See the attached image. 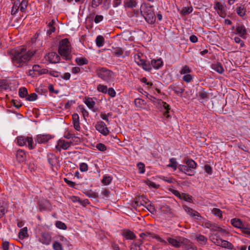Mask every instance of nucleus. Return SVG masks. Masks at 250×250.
Here are the masks:
<instances>
[{"instance_id": "f257e3e1", "label": "nucleus", "mask_w": 250, "mask_h": 250, "mask_svg": "<svg viewBox=\"0 0 250 250\" xmlns=\"http://www.w3.org/2000/svg\"><path fill=\"white\" fill-rule=\"evenodd\" d=\"M34 54V52L31 50H27L22 47L18 48L12 57L13 64L18 67L25 66L31 60Z\"/></svg>"}, {"instance_id": "f03ea898", "label": "nucleus", "mask_w": 250, "mask_h": 250, "mask_svg": "<svg viewBox=\"0 0 250 250\" xmlns=\"http://www.w3.org/2000/svg\"><path fill=\"white\" fill-rule=\"evenodd\" d=\"M212 233L210 235V240L217 246L222 247L224 248L231 250L233 246L230 242L223 240L220 238L219 235H223L228 233L225 229L217 226H213L210 228Z\"/></svg>"}, {"instance_id": "7ed1b4c3", "label": "nucleus", "mask_w": 250, "mask_h": 250, "mask_svg": "<svg viewBox=\"0 0 250 250\" xmlns=\"http://www.w3.org/2000/svg\"><path fill=\"white\" fill-rule=\"evenodd\" d=\"M59 53L65 58V60L70 58V55L71 52V46L70 42L67 39L62 40L59 44Z\"/></svg>"}, {"instance_id": "20e7f679", "label": "nucleus", "mask_w": 250, "mask_h": 250, "mask_svg": "<svg viewBox=\"0 0 250 250\" xmlns=\"http://www.w3.org/2000/svg\"><path fill=\"white\" fill-rule=\"evenodd\" d=\"M96 72L99 78L105 82H108L114 78L113 73L105 68H98Z\"/></svg>"}, {"instance_id": "39448f33", "label": "nucleus", "mask_w": 250, "mask_h": 250, "mask_svg": "<svg viewBox=\"0 0 250 250\" xmlns=\"http://www.w3.org/2000/svg\"><path fill=\"white\" fill-rule=\"evenodd\" d=\"M17 141L18 144L20 146H27L30 149H32L35 147L32 137L21 136L17 138Z\"/></svg>"}, {"instance_id": "423d86ee", "label": "nucleus", "mask_w": 250, "mask_h": 250, "mask_svg": "<svg viewBox=\"0 0 250 250\" xmlns=\"http://www.w3.org/2000/svg\"><path fill=\"white\" fill-rule=\"evenodd\" d=\"M167 240L170 245L175 248H179L182 244L186 245L189 242L188 239L183 237H178L177 239L168 238Z\"/></svg>"}, {"instance_id": "0eeeda50", "label": "nucleus", "mask_w": 250, "mask_h": 250, "mask_svg": "<svg viewBox=\"0 0 250 250\" xmlns=\"http://www.w3.org/2000/svg\"><path fill=\"white\" fill-rule=\"evenodd\" d=\"M38 240L42 244L48 245L51 242V236L48 232H42L37 236Z\"/></svg>"}, {"instance_id": "6e6552de", "label": "nucleus", "mask_w": 250, "mask_h": 250, "mask_svg": "<svg viewBox=\"0 0 250 250\" xmlns=\"http://www.w3.org/2000/svg\"><path fill=\"white\" fill-rule=\"evenodd\" d=\"M95 127L98 131L104 136H107L109 132L105 124L103 121L97 122Z\"/></svg>"}, {"instance_id": "1a4fd4ad", "label": "nucleus", "mask_w": 250, "mask_h": 250, "mask_svg": "<svg viewBox=\"0 0 250 250\" xmlns=\"http://www.w3.org/2000/svg\"><path fill=\"white\" fill-rule=\"evenodd\" d=\"M45 59L50 63H56L60 62V57L55 52H50L47 54L45 57Z\"/></svg>"}, {"instance_id": "9d476101", "label": "nucleus", "mask_w": 250, "mask_h": 250, "mask_svg": "<svg viewBox=\"0 0 250 250\" xmlns=\"http://www.w3.org/2000/svg\"><path fill=\"white\" fill-rule=\"evenodd\" d=\"M71 145V142H66L62 139H60L58 141L57 145L55 147L58 151H61L62 149L66 150Z\"/></svg>"}, {"instance_id": "9b49d317", "label": "nucleus", "mask_w": 250, "mask_h": 250, "mask_svg": "<svg viewBox=\"0 0 250 250\" xmlns=\"http://www.w3.org/2000/svg\"><path fill=\"white\" fill-rule=\"evenodd\" d=\"M52 138V137L50 134H39L37 136L36 141L39 144L45 143L49 140L51 139Z\"/></svg>"}, {"instance_id": "f8f14e48", "label": "nucleus", "mask_w": 250, "mask_h": 250, "mask_svg": "<svg viewBox=\"0 0 250 250\" xmlns=\"http://www.w3.org/2000/svg\"><path fill=\"white\" fill-rule=\"evenodd\" d=\"M214 8L220 16L221 17H225L226 10L222 4L219 2H215L214 5Z\"/></svg>"}, {"instance_id": "ddd939ff", "label": "nucleus", "mask_w": 250, "mask_h": 250, "mask_svg": "<svg viewBox=\"0 0 250 250\" xmlns=\"http://www.w3.org/2000/svg\"><path fill=\"white\" fill-rule=\"evenodd\" d=\"M184 208L185 211L194 219L199 220L201 218L200 214L197 211L187 206H184Z\"/></svg>"}, {"instance_id": "4468645a", "label": "nucleus", "mask_w": 250, "mask_h": 250, "mask_svg": "<svg viewBox=\"0 0 250 250\" xmlns=\"http://www.w3.org/2000/svg\"><path fill=\"white\" fill-rule=\"evenodd\" d=\"M16 158L20 163L25 162L26 158L25 152L22 149H19L17 151Z\"/></svg>"}, {"instance_id": "2eb2a0df", "label": "nucleus", "mask_w": 250, "mask_h": 250, "mask_svg": "<svg viewBox=\"0 0 250 250\" xmlns=\"http://www.w3.org/2000/svg\"><path fill=\"white\" fill-rule=\"evenodd\" d=\"M151 65L156 69L161 68L163 65V62L162 59H153L151 61Z\"/></svg>"}, {"instance_id": "dca6fc26", "label": "nucleus", "mask_w": 250, "mask_h": 250, "mask_svg": "<svg viewBox=\"0 0 250 250\" xmlns=\"http://www.w3.org/2000/svg\"><path fill=\"white\" fill-rule=\"evenodd\" d=\"M236 34L239 35L242 38H246L247 30L244 25H239L236 27Z\"/></svg>"}, {"instance_id": "f3484780", "label": "nucleus", "mask_w": 250, "mask_h": 250, "mask_svg": "<svg viewBox=\"0 0 250 250\" xmlns=\"http://www.w3.org/2000/svg\"><path fill=\"white\" fill-rule=\"evenodd\" d=\"M144 17L146 22L149 24H152L155 21V16L154 12H150L149 14H146Z\"/></svg>"}, {"instance_id": "a211bd4d", "label": "nucleus", "mask_w": 250, "mask_h": 250, "mask_svg": "<svg viewBox=\"0 0 250 250\" xmlns=\"http://www.w3.org/2000/svg\"><path fill=\"white\" fill-rule=\"evenodd\" d=\"M230 223L233 227L240 229H241L245 224L240 219L238 218H233L231 219Z\"/></svg>"}, {"instance_id": "6ab92c4d", "label": "nucleus", "mask_w": 250, "mask_h": 250, "mask_svg": "<svg viewBox=\"0 0 250 250\" xmlns=\"http://www.w3.org/2000/svg\"><path fill=\"white\" fill-rule=\"evenodd\" d=\"M41 67L39 65H34L32 69L29 70L28 71V75L30 76H32V77L35 76L36 75H39V74L40 71Z\"/></svg>"}, {"instance_id": "aec40b11", "label": "nucleus", "mask_w": 250, "mask_h": 250, "mask_svg": "<svg viewBox=\"0 0 250 250\" xmlns=\"http://www.w3.org/2000/svg\"><path fill=\"white\" fill-rule=\"evenodd\" d=\"M137 2L135 0H128L124 1V5L125 8H133L135 7Z\"/></svg>"}, {"instance_id": "412c9836", "label": "nucleus", "mask_w": 250, "mask_h": 250, "mask_svg": "<svg viewBox=\"0 0 250 250\" xmlns=\"http://www.w3.org/2000/svg\"><path fill=\"white\" fill-rule=\"evenodd\" d=\"M211 68L219 74H222L224 71L222 64L219 63L212 64L211 65Z\"/></svg>"}, {"instance_id": "4be33fe9", "label": "nucleus", "mask_w": 250, "mask_h": 250, "mask_svg": "<svg viewBox=\"0 0 250 250\" xmlns=\"http://www.w3.org/2000/svg\"><path fill=\"white\" fill-rule=\"evenodd\" d=\"M159 104L163 106L164 109H165V111L164 113V115L166 118H168L169 117V105L167 103L160 101L159 102Z\"/></svg>"}, {"instance_id": "5701e85b", "label": "nucleus", "mask_w": 250, "mask_h": 250, "mask_svg": "<svg viewBox=\"0 0 250 250\" xmlns=\"http://www.w3.org/2000/svg\"><path fill=\"white\" fill-rule=\"evenodd\" d=\"M123 235L124 237H125L126 239H133L135 235L130 230H125L123 232Z\"/></svg>"}, {"instance_id": "b1692460", "label": "nucleus", "mask_w": 250, "mask_h": 250, "mask_svg": "<svg viewBox=\"0 0 250 250\" xmlns=\"http://www.w3.org/2000/svg\"><path fill=\"white\" fill-rule=\"evenodd\" d=\"M141 12L142 13L143 16H145L146 14H149L150 12H154L151 6H148L146 5H142L141 7Z\"/></svg>"}, {"instance_id": "393cba45", "label": "nucleus", "mask_w": 250, "mask_h": 250, "mask_svg": "<svg viewBox=\"0 0 250 250\" xmlns=\"http://www.w3.org/2000/svg\"><path fill=\"white\" fill-rule=\"evenodd\" d=\"M195 239L201 244L205 245L207 242V238L203 235L197 234L195 236Z\"/></svg>"}, {"instance_id": "a878e982", "label": "nucleus", "mask_w": 250, "mask_h": 250, "mask_svg": "<svg viewBox=\"0 0 250 250\" xmlns=\"http://www.w3.org/2000/svg\"><path fill=\"white\" fill-rule=\"evenodd\" d=\"M55 23V20H52L51 21H50L48 24V29L47 31V34L48 35L51 34L53 32H54L55 30V27L54 26V24Z\"/></svg>"}, {"instance_id": "bb28decb", "label": "nucleus", "mask_w": 250, "mask_h": 250, "mask_svg": "<svg viewBox=\"0 0 250 250\" xmlns=\"http://www.w3.org/2000/svg\"><path fill=\"white\" fill-rule=\"evenodd\" d=\"M28 236L27 232V228L24 227L21 229L19 233V237L21 239H23L24 238Z\"/></svg>"}, {"instance_id": "cd10ccee", "label": "nucleus", "mask_w": 250, "mask_h": 250, "mask_svg": "<svg viewBox=\"0 0 250 250\" xmlns=\"http://www.w3.org/2000/svg\"><path fill=\"white\" fill-rule=\"evenodd\" d=\"M95 42L96 45L98 47H101L104 45V39L102 36L99 35L97 37L95 40Z\"/></svg>"}, {"instance_id": "c85d7f7f", "label": "nucleus", "mask_w": 250, "mask_h": 250, "mask_svg": "<svg viewBox=\"0 0 250 250\" xmlns=\"http://www.w3.org/2000/svg\"><path fill=\"white\" fill-rule=\"evenodd\" d=\"M75 62L79 65L87 64L88 62V60L83 57H77L75 59Z\"/></svg>"}, {"instance_id": "c756f323", "label": "nucleus", "mask_w": 250, "mask_h": 250, "mask_svg": "<svg viewBox=\"0 0 250 250\" xmlns=\"http://www.w3.org/2000/svg\"><path fill=\"white\" fill-rule=\"evenodd\" d=\"M143 57V54L141 53H138L134 55V61L138 65H140L141 64H142L143 62L144 61V59L142 58Z\"/></svg>"}, {"instance_id": "7c9ffc66", "label": "nucleus", "mask_w": 250, "mask_h": 250, "mask_svg": "<svg viewBox=\"0 0 250 250\" xmlns=\"http://www.w3.org/2000/svg\"><path fill=\"white\" fill-rule=\"evenodd\" d=\"M185 163H186V166L190 168L195 169L197 167L196 163L192 159L187 160Z\"/></svg>"}, {"instance_id": "2f4dec72", "label": "nucleus", "mask_w": 250, "mask_h": 250, "mask_svg": "<svg viewBox=\"0 0 250 250\" xmlns=\"http://www.w3.org/2000/svg\"><path fill=\"white\" fill-rule=\"evenodd\" d=\"M189 167L186 165H180L178 166V169L182 172L185 173L186 174H188L190 176H192L194 175V173H188V169Z\"/></svg>"}, {"instance_id": "473e14b6", "label": "nucleus", "mask_w": 250, "mask_h": 250, "mask_svg": "<svg viewBox=\"0 0 250 250\" xmlns=\"http://www.w3.org/2000/svg\"><path fill=\"white\" fill-rule=\"evenodd\" d=\"M84 102L90 109L92 108L95 104V102L91 98H85Z\"/></svg>"}, {"instance_id": "72a5a7b5", "label": "nucleus", "mask_w": 250, "mask_h": 250, "mask_svg": "<svg viewBox=\"0 0 250 250\" xmlns=\"http://www.w3.org/2000/svg\"><path fill=\"white\" fill-rule=\"evenodd\" d=\"M167 167H171L173 168L174 170H176L177 166V162L175 158H172L169 159V164L167 165Z\"/></svg>"}, {"instance_id": "f704fd0d", "label": "nucleus", "mask_w": 250, "mask_h": 250, "mask_svg": "<svg viewBox=\"0 0 250 250\" xmlns=\"http://www.w3.org/2000/svg\"><path fill=\"white\" fill-rule=\"evenodd\" d=\"M145 184L147 185L150 188H159V185L155 184L154 182L147 179L144 181Z\"/></svg>"}, {"instance_id": "c9c22d12", "label": "nucleus", "mask_w": 250, "mask_h": 250, "mask_svg": "<svg viewBox=\"0 0 250 250\" xmlns=\"http://www.w3.org/2000/svg\"><path fill=\"white\" fill-rule=\"evenodd\" d=\"M191 72V69L189 68V67L188 65L183 66L180 71V73L181 75H185L188 73H190Z\"/></svg>"}, {"instance_id": "e433bc0d", "label": "nucleus", "mask_w": 250, "mask_h": 250, "mask_svg": "<svg viewBox=\"0 0 250 250\" xmlns=\"http://www.w3.org/2000/svg\"><path fill=\"white\" fill-rule=\"evenodd\" d=\"M135 105L138 107H142L146 104V102L141 99L137 98L134 101Z\"/></svg>"}, {"instance_id": "4c0bfd02", "label": "nucleus", "mask_w": 250, "mask_h": 250, "mask_svg": "<svg viewBox=\"0 0 250 250\" xmlns=\"http://www.w3.org/2000/svg\"><path fill=\"white\" fill-rule=\"evenodd\" d=\"M212 213L216 217L219 219H221L223 217L222 211L217 208H213L211 210Z\"/></svg>"}, {"instance_id": "58836bf2", "label": "nucleus", "mask_w": 250, "mask_h": 250, "mask_svg": "<svg viewBox=\"0 0 250 250\" xmlns=\"http://www.w3.org/2000/svg\"><path fill=\"white\" fill-rule=\"evenodd\" d=\"M241 230L245 235L250 236V226L249 225L244 224Z\"/></svg>"}, {"instance_id": "ea45409f", "label": "nucleus", "mask_w": 250, "mask_h": 250, "mask_svg": "<svg viewBox=\"0 0 250 250\" xmlns=\"http://www.w3.org/2000/svg\"><path fill=\"white\" fill-rule=\"evenodd\" d=\"M28 92L27 90L25 87H21L19 90V95L21 98H25L27 97Z\"/></svg>"}, {"instance_id": "a19ab883", "label": "nucleus", "mask_w": 250, "mask_h": 250, "mask_svg": "<svg viewBox=\"0 0 250 250\" xmlns=\"http://www.w3.org/2000/svg\"><path fill=\"white\" fill-rule=\"evenodd\" d=\"M97 89L99 92L103 93L104 94H106L107 92V87L106 85L103 84H100L98 85Z\"/></svg>"}, {"instance_id": "79ce46f5", "label": "nucleus", "mask_w": 250, "mask_h": 250, "mask_svg": "<svg viewBox=\"0 0 250 250\" xmlns=\"http://www.w3.org/2000/svg\"><path fill=\"white\" fill-rule=\"evenodd\" d=\"M27 1L24 0H22V1L21 3L19 2L20 9L21 12H25L27 6Z\"/></svg>"}, {"instance_id": "37998d69", "label": "nucleus", "mask_w": 250, "mask_h": 250, "mask_svg": "<svg viewBox=\"0 0 250 250\" xmlns=\"http://www.w3.org/2000/svg\"><path fill=\"white\" fill-rule=\"evenodd\" d=\"M96 148L102 152H104L107 150V146L103 143H98L96 146Z\"/></svg>"}, {"instance_id": "c03bdc74", "label": "nucleus", "mask_w": 250, "mask_h": 250, "mask_svg": "<svg viewBox=\"0 0 250 250\" xmlns=\"http://www.w3.org/2000/svg\"><path fill=\"white\" fill-rule=\"evenodd\" d=\"M183 80L187 83H189L192 81L193 77L189 73L185 74L183 77Z\"/></svg>"}, {"instance_id": "a18cd8bd", "label": "nucleus", "mask_w": 250, "mask_h": 250, "mask_svg": "<svg viewBox=\"0 0 250 250\" xmlns=\"http://www.w3.org/2000/svg\"><path fill=\"white\" fill-rule=\"evenodd\" d=\"M140 65L142 66V68L146 71H149L151 69V65L146 62L145 60L143 62L142 64H141Z\"/></svg>"}, {"instance_id": "49530a36", "label": "nucleus", "mask_w": 250, "mask_h": 250, "mask_svg": "<svg viewBox=\"0 0 250 250\" xmlns=\"http://www.w3.org/2000/svg\"><path fill=\"white\" fill-rule=\"evenodd\" d=\"M236 12L241 17H243L245 15L246 10L244 7H242V6H238L236 8Z\"/></svg>"}, {"instance_id": "de8ad7c7", "label": "nucleus", "mask_w": 250, "mask_h": 250, "mask_svg": "<svg viewBox=\"0 0 250 250\" xmlns=\"http://www.w3.org/2000/svg\"><path fill=\"white\" fill-rule=\"evenodd\" d=\"M6 211V207L4 204L0 203V218L3 216Z\"/></svg>"}, {"instance_id": "09e8293b", "label": "nucleus", "mask_w": 250, "mask_h": 250, "mask_svg": "<svg viewBox=\"0 0 250 250\" xmlns=\"http://www.w3.org/2000/svg\"><path fill=\"white\" fill-rule=\"evenodd\" d=\"M181 199H183L185 201H186L188 202H191L192 201L191 196H189L188 194L186 193H182Z\"/></svg>"}, {"instance_id": "8fccbe9b", "label": "nucleus", "mask_w": 250, "mask_h": 250, "mask_svg": "<svg viewBox=\"0 0 250 250\" xmlns=\"http://www.w3.org/2000/svg\"><path fill=\"white\" fill-rule=\"evenodd\" d=\"M53 248L54 250H63L62 245L60 243L55 241L53 244Z\"/></svg>"}, {"instance_id": "3c124183", "label": "nucleus", "mask_w": 250, "mask_h": 250, "mask_svg": "<svg viewBox=\"0 0 250 250\" xmlns=\"http://www.w3.org/2000/svg\"><path fill=\"white\" fill-rule=\"evenodd\" d=\"M56 226L58 229H66L67 228L66 226L64 223L59 221L56 222Z\"/></svg>"}, {"instance_id": "603ef678", "label": "nucleus", "mask_w": 250, "mask_h": 250, "mask_svg": "<svg viewBox=\"0 0 250 250\" xmlns=\"http://www.w3.org/2000/svg\"><path fill=\"white\" fill-rule=\"evenodd\" d=\"M111 181V178L110 176H104L102 182L104 185H108Z\"/></svg>"}, {"instance_id": "864d4df0", "label": "nucleus", "mask_w": 250, "mask_h": 250, "mask_svg": "<svg viewBox=\"0 0 250 250\" xmlns=\"http://www.w3.org/2000/svg\"><path fill=\"white\" fill-rule=\"evenodd\" d=\"M64 137L66 138V139H76V142L78 143H80V139L78 137H77L75 136H74L73 134H70V133H67V134H65L64 135Z\"/></svg>"}, {"instance_id": "5fc2aeb1", "label": "nucleus", "mask_w": 250, "mask_h": 250, "mask_svg": "<svg viewBox=\"0 0 250 250\" xmlns=\"http://www.w3.org/2000/svg\"><path fill=\"white\" fill-rule=\"evenodd\" d=\"M20 9L19 2L15 1L13 5L11 12L12 14H15L17 12L18 9Z\"/></svg>"}, {"instance_id": "6e6d98bb", "label": "nucleus", "mask_w": 250, "mask_h": 250, "mask_svg": "<svg viewBox=\"0 0 250 250\" xmlns=\"http://www.w3.org/2000/svg\"><path fill=\"white\" fill-rule=\"evenodd\" d=\"M88 169V167L87 164L85 163H82L80 164V170L82 172L87 171Z\"/></svg>"}, {"instance_id": "4d7b16f0", "label": "nucleus", "mask_w": 250, "mask_h": 250, "mask_svg": "<svg viewBox=\"0 0 250 250\" xmlns=\"http://www.w3.org/2000/svg\"><path fill=\"white\" fill-rule=\"evenodd\" d=\"M151 237L156 239L158 242H160V243H162L165 245L167 244V242L165 240L163 239L157 235L152 234Z\"/></svg>"}, {"instance_id": "13d9d810", "label": "nucleus", "mask_w": 250, "mask_h": 250, "mask_svg": "<svg viewBox=\"0 0 250 250\" xmlns=\"http://www.w3.org/2000/svg\"><path fill=\"white\" fill-rule=\"evenodd\" d=\"M37 98V95L35 93H32L26 97V99L29 101H34Z\"/></svg>"}, {"instance_id": "bf43d9fd", "label": "nucleus", "mask_w": 250, "mask_h": 250, "mask_svg": "<svg viewBox=\"0 0 250 250\" xmlns=\"http://www.w3.org/2000/svg\"><path fill=\"white\" fill-rule=\"evenodd\" d=\"M192 11V7H184L182 9L181 12L184 15H187V14L191 13Z\"/></svg>"}, {"instance_id": "052dcab7", "label": "nucleus", "mask_w": 250, "mask_h": 250, "mask_svg": "<svg viewBox=\"0 0 250 250\" xmlns=\"http://www.w3.org/2000/svg\"><path fill=\"white\" fill-rule=\"evenodd\" d=\"M140 173H144L145 171V165L142 163H139L137 165Z\"/></svg>"}, {"instance_id": "680f3d73", "label": "nucleus", "mask_w": 250, "mask_h": 250, "mask_svg": "<svg viewBox=\"0 0 250 250\" xmlns=\"http://www.w3.org/2000/svg\"><path fill=\"white\" fill-rule=\"evenodd\" d=\"M113 53L117 56L119 57L123 54V50L121 48H117L114 49Z\"/></svg>"}, {"instance_id": "e2e57ef3", "label": "nucleus", "mask_w": 250, "mask_h": 250, "mask_svg": "<svg viewBox=\"0 0 250 250\" xmlns=\"http://www.w3.org/2000/svg\"><path fill=\"white\" fill-rule=\"evenodd\" d=\"M107 93L112 98L115 97L116 93L115 90L111 87H110L107 89Z\"/></svg>"}, {"instance_id": "0e129e2a", "label": "nucleus", "mask_w": 250, "mask_h": 250, "mask_svg": "<svg viewBox=\"0 0 250 250\" xmlns=\"http://www.w3.org/2000/svg\"><path fill=\"white\" fill-rule=\"evenodd\" d=\"M111 114L110 113H108V114H105V113H101L100 114V117L101 118L104 120H105L106 122H109V120H108V117L109 116H110Z\"/></svg>"}, {"instance_id": "69168bd1", "label": "nucleus", "mask_w": 250, "mask_h": 250, "mask_svg": "<svg viewBox=\"0 0 250 250\" xmlns=\"http://www.w3.org/2000/svg\"><path fill=\"white\" fill-rule=\"evenodd\" d=\"M48 74L53 77H60L61 75L60 73H59L58 71H54V70L49 71Z\"/></svg>"}, {"instance_id": "338daca9", "label": "nucleus", "mask_w": 250, "mask_h": 250, "mask_svg": "<svg viewBox=\"0 0 250 250\" xmlns=\"http://www.w3.org/2000/svg\"><path fill=\"white\" fill-rule=\"evenodd\" d=\"M104 17L102 15H96L94 19L95 23H98L103 20Z\"/></svg>"}, {"instance_id": "774afa93", "label": "nucleus", "mask_w": 250, "mask_h": 250, "mask_svg": "<svg viewBox=\"0 0 250 250\" xmlns=\"http://www.w3.org/2000/svg\"><path fill=\"white\" fill-rule=\"evenodd\" d=\"M9 243L8 241H3L2 244V248L3 250H8Z\"/></svg>"}]
</instances>
